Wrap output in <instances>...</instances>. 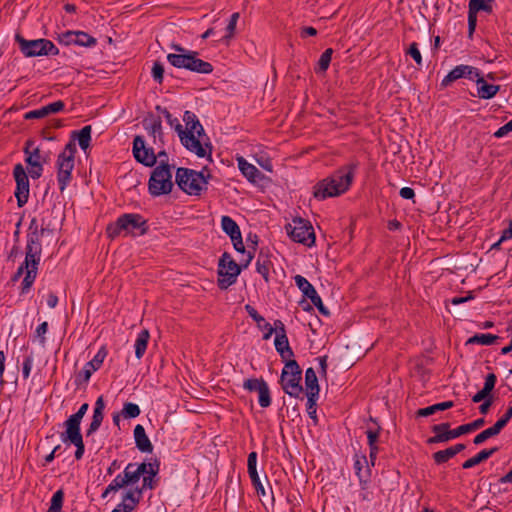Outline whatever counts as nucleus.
<instances>
[{"mask_svg": "<svg viewBox=\"0 0 512 512\" xmlns=\"http://www.w3.org/2000/svg\"><path fill=\"white\" fill-rule=\"evenodd\" d=\"M104 419V414L103 413H95L93 412V417H92V421L86 431V436L89 437L90 435H92L93 433H95L99 427L101 426L102 424V421Z\"/></svg>", "mask_w": 512, "mask_h": 512, "instance_id": "nucleus-50", "label": "nucleus"}, {"mask_svg": "<svg viewBox=\"0 0 512 512\" xmlns=\"http://www.w3.org/2000/svg\"><path fill=\"white\" fill-rule=\"evenodd\" d=\"M512 418V406H510L501 418H499L493 426L483 430L481 433L475 436L473 443L480 445L485 442L488 438L498 435L501 430L507 425L509 420Z\"/></svg>", "mask_w": 512, "mask_h": 512, "instance_id": "nucleus-16", "label": "nucleus"}, {"mask_svg": "<svg viewBox=\"0 0 512 512\" xmlns=\"http://www.w3.org/2000/svg\"><path fill=\"white\" fill-rule=\"evenodd\" d=\"M317 398H318V396H313V394L307 395V412H308L310 418H312L315 423L317 422V416H316Z\"/></svg>", "mask_w": 512, "mask_h": 512, "instance_id": "nucleus-52", "label": "nucleus"}, {"mask_svg": "<svg viewBox=\"0 0 512 512\" xmlns=\"http://www.w3.org/2000/svg\"><path fill=\"white\" fill-rule=\"evenodd\" d=\"M485 423L483 418L476 419L475 421L467 424L460 425L455 430L456 437H459L463 434L469 433L471 431L477 430L481 428Z\"/></svg>", "mask_w": 512, "mask_h": 512, "instance_id": "nucleus-41", "label": "nucleus"}, {"mask_svg": "<svg viewBox=\"0 0 512 512\" xmlns=\"http://www.w3.org/2000/svg\"><path fill=\"white\" fill-rule=\"evenodd\" d=\"M150 338L149 331L147 329L142 330L135 341V356L137 359H141L147 349L148 341Z\"/></svg>", "mask_w": 512, "mask_h": 512, "instance_id": "nucleus-37", "label": "nucleus"}, {"mask_svg": "<svg viewBox=\"0 0 512 512\" xmlns=\"http://www.w3.org/2000/svg\"><path fill=\"white\" fill-rule=\"evenodd\" d=\"M141 499V489H130L122 497L119 503L111 512H131L139 504Z\"/></svg>", "mask_w": 512, "mask_h": 512, "instance_id": "nucleus-22", "label": "nucleus"}, {"mask_svg": "<svg viewBox=\"0 0 512 512\" xmlns=\"http://www.w3.org/2000/svg\"><path fill=\"white\" fill-rule=\"evenodd\" d=\"M239 19V13L238 12H235L231 15L230 17V21L227 25V32H228V35L226 37L230 38L233 36L234 32H235V28H236V24H237V21Z\"/></svg>", "mask_w": 512, "mask_h": 512, "instance_id": "nucleus-59", "label": "nucleus"}, {"mask_svg": "<svg viewBox=\"0 0 512 512\" xmlns=\"http://www.w3.org/2000/svg\"><path fill=\"white\" fill-rule=\"evenodd\" d=\"M496 381H497V376L494 373H489L485 377V383H484L483 388L491 393L495 387Z\"/></svg>", "mask_w": 512, "mask_h": 512, "instance_id": "nucleus-61", "label": "nucleus"}, {"mask_svg": "<svg viewBox=\"0 0 512 512\" xmlns=\"http://www.w3.org/2000/svg\"><path fill=\"white\" fill-rule=\"evenodd\" d=\"M450 426L449 422L433 425L431 431L434 433V436L427 439V444L445 443L457 438L455 430H450Z\"/></svg>", "mask_w": 512, "mask_h": 512, "instance_id": "nucleus-19", "label": "nucleus"}, {"mask_svg": "<svg viewBox=\"0 0 512 512\" xmlns=\"http://www.w3.org/2000/svg\"><path fill=\"white\" fill-rule=\"evenodd\" d=\"M59 54V49L54 43L48 39L43 38V45L40 56H55Z\"/></svg>", "mask_w": 512, "mask_h": 512, "instance_id": "nucleus-51", "label": "nucleus"}, {"mask_svg": "<svg viewBox=\"0 0 512 512\" xmlns=\"http://www.w3.org/2000/svg\"><path fill=\"white\" fill-rule=\"evenodd\" d=\"M221 227L230 238L241 234L238 224L229 216H222Z\"/></svg>", "mask_w": 512, "mask_h": 512, "instance_id": "nucleus-39", "label": "nucleus"}, {"mask_svg": "<svg viewBox=\"0 0 512 512\" xmlns=\"http://www.w3.org/2000/svg\"><path fill=\"white\" fill-rule=\"evenodd\" d=\"M476 76H478V69L469 65H458L453 68L442 80L441 86L447 87L452 82L460 79V78H468L473 80Z\"/></svg>", "mask_w": 512, "mask_h": 512, "instance_id": "nucleus-18", "label": "nucleus"}, {"mask_svg": "<svg viewBox=\"0 0 512 512\" xmlns=\"http://www.w3.org/2000/svg\"><path fill=\"white\" fill-rule=\"evenodd\" d=\"M183 121L186 125L185 129L179 122L175 125V131L178 133L181 143L198 157H208L210 159L212 146L209 142L202 143L205 132L197 116L191 111H185Z\"/></svg>", "mask_w": 512, "mask_h": 512, "instance_id": "nucleus-1", "label": "nucleus"}, {"mask_svg": "<svg viewBox=\"0 0 512 512\" xmlns=\"http://www.w3.org/2000/svg\"><path fill=\"white\" fill-rule=\"evenodd\" d=\"M75 36V44L79 46L92 47L97 43L96 38L83 31H76Z\"/></svg>", "mask_w": 512, "mask_h": 512, "instance_id": "nucleus-43", "label": "nucleus"}, {"mask_svg": "<svg viewBox=\"0 0 512 512\" xmlns=\"http://www.w3.org/2000/svg\"><path fill=\"white\" fill-rule=\"evenodd\" d=\"M172 172L168 163H161L151 173L148 181L149 193L154 196L169 194L172 191Z\"/></svg>", "mask_w": 512, "mask_h": 512, "instance_id": "nucleus-9", "label": "nucleus"}, {"mask_svg": "<svg viewBox=\"0 0 512 512\" xmlns=\"http://www.w3.org/2000/svg\"><path fill=\"white\" fill-rule=\"evenodd\" d=\"M272 266L273 263L270 259L268 251L261 249L256 261V270L259 274L262 275L266 283H268L270 280V269Z\"/></svg>", "mask_w": 512, "mask_h": 512, "instance_id": "nucleus-26", "label": "nucleus"}, {"mask_svg": "<svg viewBox=\"0 0 512 512\" xmlns=\"http://www.w3.org/2000/svg\"><path fill=\"white\" fill-rule=\"evenodd\" d=\"M286 231L291 239L311 247L315 243V233L311 223L302 218L293 219L291 224L286 225Z\"/></svg>", "mask_w": 512, "mask_h": 512, "instance_id": "nucleus-11", "label": "nucleus"}, {"mask_svg": "<svg viewBox=\"0 0 512 512\" xmlns=\"http://www.w3.org/2000/svg\"><path fill=\"white\" fill-rule=\"evenodd\" d=\"M64 108H65V103L61 100H58L56 102L50 103L46 106H43L39 109L27 112L24 115V118L26 120L41 119L50 114H55V113L61 112L62 110H64Z\"/></svg>", "mask_w": 512, "mask_h": 512, "instance_id": "nucleus-23", "label": "nucleus"}, {"mask_svg": "<svg viewBox=\"0 0 512 512\" xmlns=\"http://www.w3.org/2000/svg\"><path fill=\"white\" fill-rule=\"evenodd\" d=\"M370 421L374 423L375 427H369L366 431L368 445L370 449L378 448L376 443L379 438L381 427L376 423V421L373 418H370Z\"/></svg>", "mask_w": 512, "mask_h": 512, "instance_id": "nucleus-42", "label": "nucleus"}, {"mask_svg": "<svg viewBox=\"0 0 512 512\" xmlns=\"http://www.w3.org/2000/svg\"><path fill=\"white\" fill-rule=\"evenodd\" d=\"M294 280L303 295L311 300V302L317 307L318 311L324 316H329V310L324 306L321 297L318 295L313 285L301 275H296Z\"/></svg>", "mask_w": 512, "mask_h": 512, "instance_id": "nucleus-15", "label": "nucleus"}, {"mask_svg": "<svg viewBox=\"0 0 512 512\" xmlns=\"http://www.w3.org/2000/svg\"><path fill=\"white\" fill-rule=\"evenodd\" d=\"M127 481L124 478L123 474H118L113 481L107 486V488L102 493L101 497L103 499L107 498L110 493H115L118 490L127 487Z\"/></svg>", "mask_w": 512, "mask_h": 512, "instance_id": "nucleus-38", "label": "nucleus"}, {"mask_svg": "<svg viewBox=\"0 0 512 512\" xmlns=\"http://www.w3.org/2000/svg\"><path fill=\"white\" fill-rule=\"evenodd\" d=\"M133 155L139 163L147 167H153L157 162L153 148L146 147L145 140L140 135L133 140Z\"/></svg>", "mask_w": 512, "mask_h": 512, "instance_id": "nucleus-14", "label": "nucleus"}, {"mask_svg": "<svg viewBox=\"0 0 512 512\" xmlns=\"http://www.w3.org/2000/svg\"><path fill=\"white\" fill-rule=\"evenodd\" d=\"M240 272L241 266L232 259L228 252H224L218 264V287L222 290L227 289L236 282Z\"/></svg>", "mask_w": 512, "mask_h": 512, "instance_id": "nucleus-10", "label": "nucleus"}, {"mask_svg": "<svg viewBox=\"0 0 512 512\" xmlns=\"http://www.w3.org/2000/svg\"><path fill=\"white\" fill-rule=\"evenodd\" d=\"M88 408V403H84L80 406L76 413L69 416V418L64 422L65 432L61 435L63 442H69L75 445V458L77 460L83 457L85 450L83 437L80 432V424Z\"/></svg>", "mask_w": 512, "mask_h": 512, "instance_id": "nucleus-4", "label": "nucleus"}, {"mask_svg": "<svg viewBox=\"0 0 512 512\" xmlns=\"http://www.w3.org/2000/svg\"><path fill=\"white\" fill-rule=\"evenodd\" d=\"M498 339V336L492 334H475L470 337L466 344L492 345Z\"/></svg>", "mask_w": 512, "mask_h": 512, "instance_id": "nucleus-40", "label": "nucleus"}, {"mask_svg": "<svg viewBox=\"0 0 512 512\" xmlns=\"http://www.w3.org/2000/svg\"><path fill=\"white\" fill-rule=\"evenodd\" d=\"M140 412V408L137 404L128 402L124 404L121 415L126 419H130L138 417Z\"/></svg>", "mask_w": 512, "mask_h": 512, "instance_id": "nucleus-48", "label": "nucleus"}, {"mask_svg": "<svg viewBox=\"0 0 512 512\" xmlns=\"http://www.w3.org/2000/svg\"><path fill=\"white\" fill-rule=\"evenodd\" d=\"M34 141L27 140L24 147L25 162L29 166V174L33 179H38L43 173V165L48 162V155H43L39 147H33Z\"/></svg>", "mask_w": 512, "mask_h": 512, "instance_id": "nucleus-12", "label": "nucleus"}, {"mask_svg": "<svg viewBox=\"0 0 512 512\" xmlns=\"http://www.w3.org/2000/svg\"><path fill=\"white\" fill-rule=\"evenodd\" d=\"M305 385L306 395L318 396L319 395V384L315 370L310 367L305 372Z\"/></svg>", "mask_w": 512, "mask_h": 512, "instance_id": "nucleus-33", "label": "nucleus"}, {"mask_svg": "<svg viewBox=\"0 0 512 512\" xmlns=\"http://www.w3.org/2000/svg\"><path fill=\"white\" fill-rule=\"evenodd\" d=\"M16 182L15 197L18 207H23L29 198V179L22 164H16L13 169Z\"/></svg>", "mask_w": 512, "mask_h": 512, "instance_id": "nucleus-13", "label": "nucleus"}, {"mask_svg": "<svg viewBox=\"0 0 512 512\" xmlns=\"http://www.w3.org/2000/svg\"><path fill=\"white\" fill-rule=\"evenodd\" d=\"M512 131V119L507 122L505 125L501 126L495 133L494 136L496 138H501Z\"/></svg>", "mask_w": 512, "mask_h": 512, "instance_id": "nucleus-64", "label": "nucleus"}, {"mask_svg": "<svg viewBox=\"0 0 512 512\" xmlns=\"http://www.w3.org/2000/svg\"><path fill=\"white\" fill-rule=\"evenodd\" d=\"M32 364H33V357L31 355L27 356L24 359V361H23L22 374H23V378L24 379H28L29 378L30 372H31V369H32Z\"/></svg>", "mask_w": 512, "mask_h": 512, "instance_id": "nucleus-60", "label": "nucleus"}, {"mask_svg": "<svg viewBox=\"0 0 512 512\" xmlns=\"http://www.w3.org/2000/svg\"><path fill=\"white\" fill-rule=\"evenodd\" d=\"M487 0H470L468 5V30L469 34L472 35L476 28L477 13L484 8V4Z\"/></svg>", "mask_w": 512, "mask_h": 512, "instance_id": "nucleus-30", "label": "nucleus"}, {"mask_svg": "<svg viewBox=\"0 0 512 512\" xmlns=\"http://www.w3.org/2000/svg\"><path fill=\"white\" fill-rule=\"evenodd\" d=\"M188 70L200 74H210L213 72V65L207 61L198 58V52L192 51L189 60Z\"/></svg>", "mask_w": 512, "mask_h": 512, "instance_id": "nucleus-28", "label": "nucleus"}, {"mask_svg": "<svg viewBox=\"0 0 512 512\" xmlns=\"http://www.w3.org/2000/svg\"><path fill=\"white\" fill-rule=\"evenodd\" d=\"M274 345L281 358L288 361L294 356L288 341V337H275Z\"/></svg>", "mask_w": 512, "mask_h": 512, "instance_id": "nucleus-35", "label": "nucleus"}, {"mask_svg": "<svg viewBox=\"0 0 512 512\" xmlns=\"http://www.w3.org/2000/svg\"><path fill=\"white\" fill-rule=\"evenodd\" d=\"M148 230L147 221L135 213L121 215L117 221L107 226V234L110 238L117 237L122 231L127 233L144 235Z\"/></svg>", "mask_w": 512, "mask_h": 512, "instance_id": "nucleus-5", "label": "nucleus"}, {"mask_svg": "<svg viewBox=\"0 0 512 512\" xmlns=\"http://www.w3.org/2000/svg\"><path fill=\"white\" fill-rule=\"evenodd\" d=\"M160 470V462L155 459L153 462L147 464V475L155 477Z\"/></svg>", "mask_w": 512, "mask_h": 512, "instance_id": "nucleus-63", "label": "nucleus"}, {"mask_svg": "<svg viewBox=\"0 0 512 512\" xmlns=\"http://www.w3.org/2000/svg\"><path fill=\"white\" fill-rule=\"evenodd\" d=\"M359 166L358 162H350L338 168L333 174L319 181L314 186L313 195L318 200L337 197L349 190Z\"/></svg>", "mask_w": 512, "mask_h": 512, "instance_id": "nucleus-2", "label": "nucleus"}, {"mask_svg": "<svg viewBox=\"0 0 512 512\" xmlns=\"http://www.w3.org/2000/svg\"><path fill=\"white\" fill-rule=\"evenodd\" d=\"M176 183L181 190L189 195L199 196L208 184L203 171L180 167L176 172Z\"/></svg>", "mask_w": 512, "mask_h": 512, "instance_id": "nucleus-7", "label": "nucleus"}, {"mask_svg": "<svg viewBox=\"0 0 512 512\" xmlns=\"http://www.w3.org/2000/svg\"><path fill=\"white\" fill-rule=\"evenodd\" d=\"M134 439L136 447L144 453H151L153 445L146 435L145 429L142 425L138 424L134 428Z\"/></svg>", "mask_w": 512, "mask_h": 512, "instance_id": "nucleus-27", "label": "nucleus"}, {"mask_svg": "<svg viewBox=\"0 0 512 512\" xmlns=\"http://www.w3.org/2000/svg\"><path fill=\"white\" fill-rule=\"evenodd\" d=\"M43 235H27V245L25 253V268L27 273L22 281V293L27 292L33 285L36 276L38 265L41 258L42 245L41 238Z\"/></svg>", "mask_w": 512, "mask_h": 512, "instance_id": "nucleus-3", "label": "nucleus"}, {"mask_svg": "<svg viewBox=\"0 0 512 512\" xmlns=\"http://www.w3.org/2000/svg\"><path fill=\"white\" fill-rule=\"evenodd\" d=\"M124 478L127 481L128 486L134 485L140 480L139 474L134 470V463H129L124 471H123Z\"/></svg>", "mask_w": 512, "mask_h": 512, "instance_id": "nucleus-47", "label": "nucleus"}, {"mask_svg": "<svg viewBox=\"0 0 512 512\" xmlns=\"http://www.w3.org/2000/svg\"><path fill=\"white\" fill-rule=\"evenodd\" d=\"M143 126L154 138H156L157 136L161 137L163 134L162 121L160 117H155L154 115L149 114L147 117L144 118Z\"/></svg>", "mask_w": 512, "mask_h": 512, "instance_id": "nucleus-32", "label": "nucleus"}, {"mask_svg": "<svg viewBox=\"0 0 512 512\" xmlns=\"http://www.w3.org/2000/svg\"><path fill=\"white\" fill-rule=\"evenodd\" d=\"M45 231H46L45 228L40 227L38 225L37 219L33 218L30 221V224H29V227H28V234L27 235H35V234L44 235Z\"/></svg>", "mask_w": 512, "mask_h": 512, "instance_id": "nucleus-58", "label": "nucleus"}, {"mask_svg": "<svg viewBox=\"0 0 512 512\" xmlns=\"http://www.w3.org/2000/svg\"><path fill=\"white\" fill-rule=\"evenodd\" d=\"M302 370L295 360L286 361L280 377V384L285 393L291 397L300 398L303 392L301 386Z\"/></svg>", "mask_w": 512, "mask_h": 512, "instance_id": "nucleus-8", "label": "nucleus"}, {"mask_svg": "<svg viewBox=\"0 0 512 512\" xmlns=\"http://www.w3.org/2000/svg\"><path fill=\"white\" fill-rule=\"evenodd\" d=\"M245 310L247 311L248 315L257 323L258 327L265 330V334L263 336V339L267 340L271 337V335L274 333L273 326L266 322L264 317H262L257 310L252 307L251 305L247 304L245 306Z\"/></svg>", "mask_w": 512, "mask_h": 512, "instance_id": "nucleus-29", "label": "nucleus"}, {"mask_svg": "<svg viewBox=\"0 0 512 512\" xmlns=\"http://www.w3.org/2000/svg\"><path fill=\"white\" fill-rule=\"evenodd\" d=\"M453 457H454V454H453V451L450 449V447L446 448L444 450L437 451L432 455L434 462L438 465L447 462L449 459H451Z\"/></svg>", "mask_w": 512, "mask_h": 512, "instance_id": "nucleus-49", "label": "nucleus"}, {"mask_svg": "<svg viewBox=\"0 0 512 512\" xmlns=\"http://www.w3.org/2000/svg\"><path fill=\"white\" fill-rule=\"evenodd\" d=\"M454 406L453 401H445L441 403H437L425 408L418 409L416 411V417H427L430 415H433L434 413L438 411H444L447 409H450Z\"/></svg>", "mask_w": 512, "mask_h": 512, "instance_id": "nucleus-36", "label": "nucleus"}, {"mask_svg": "<svg viewBox=\"0 0 512 512\" xmlns=\"http://www.w3.org/2000/svg\"><path fill=\"white\" fill-rule=\"evenodd\" d=\"M107 356V350L105 347H101L93 359L86 363L83 370L76 376V383L82 384L87 383L90 380L91 375L94 371L98 370L105 357Z\"/></svg>", "mask_w": 512, "mask_h": 512, "instance_id": "nucleus-17", "label": "nucleus"}, {"mask_svg": "<svg viewBox=\"0 0 512 512\" xmlns=\"http://www.w3.org/2000/svg\"><path fill=\"white\" fill-rule=\"evenodd\" d=\"M152 76L153 79L161 84L163 82L164 77V67L160 62H155L152 67Z\"/></svg>", "mask_w": 512, "mask_h": 512, "instance_id": "nucleus-55", "label": "nucleus"}, {"mask_svg": "<svg viewBox=\"0 0 512 512\" xmlns=\"http://www.w3.org/2000/svg\"><path fill=\"white\" fill-rule=\"evenodd\" d=\"M407 54L415 60L417 65H422V56L417 43L414 42L410 45L409 49L407 50Z\"/></svg>", "mask_w": 512, "mask_h": 512, "instance_id": "nucleus-56", "label": "nucleus"}, {"mask_svg": "<svg viewBox=\"0 0 512 512\" xmlns=\"http://www.w3.org/2000/svg\"><path fill=\"white\" fill-rule=\"evenodd\" d=\"M64 492L62 490H57L51 499V505L47 512H60L63 505Z\"/></svg>", "mask_w": 512, "mask_h": 512, "instance_id": "nucleus-46", "label": "nucleus"}, {"mask_svg": "<svg viewBox=\"0 0 512 512\" xmlns=\"http://www.w3.org/2000/svg\"><path fill=\"white\" fill-rule=\"evenodd\" d=\"M238 167L242 174L251 183H257L263 179V174L252 164L248 163L243 157L237 159Z\"/></svg>", "mask_w": 512, "mask_h": 512, "instance_id": "nucleus-25", "label": "nucleus"}, {"mask_svg": "<svg viewBox=\"0 0 512 512\" xmlns=\"http://www.w3.org/2000/svg\"><path fill=\"white\" fill-rule=\"evenodd\" d=\"M251 478L252 485L254 486L256 492L258 495L265 496L266 491L259 479L258 472H255L254 474H249Z\"/></svg>", "mask_w": 512, "mask_h": 512, "instance_id": "nucleus-57", "label": "nucleus"}, {"mask_svg": "<svg viewBox=\"0 0 512 512\" xmlns=\"http://www.w3.org/2000/svg\"><path fill=\"white\" fill-rule=\"evenodd\" d=\"M171 48L174 49L177 53L168 54V62L175 68H183L188 70L189 60L192 51L185 49L179 44H172Z\"/></svg>", "mask_w": 512, "mask_h": 512, "instance_id": "nucleus-20", "label": "nucleus"}, {"mask_svg": "<svg viewBox=\"0 0 512 512\" xmlns=\"http://www.w3.org/2000/svg\"><path fill=\"white\" fill-rule=\"evenodd\" d=\"M498 451V447H492L490 449H483L477 455L469 458L462 464L463 469H470L490 458L493 454Z\"/></svg>", "mask_w": 512, "mask_h": 512, "instance_id": "nucleus-31", "label": "nucleus"}, {"mask_svg": "<svg viewBox=\"0 0 512 512\" xmlns=\"http://www.w3.org/2000/svg\"><path fill=\"white\" fill-rule=\"evenodd\" d=\"M248 474H254L255 472H257V469H256V463H257V453L256 452H251L249 455H248Z\"/></svg>", "mask_w": 512, "mask_h": 512, "instance_id": "nucleus-62", "label": "nucleus"}, {"mask_svg": "<svg viewBox=\"0 0 512 512\" xmlns=\"http://www.w3.org/2000/svg\"><path fill=\"white\" fill-rule=\"evenodd\" d=\"M333 49H326L320 56L316 72H326L332 59Z\"/></svg>", "mask_w": 512, "mask_h": 512, "instance_id": "nucleus-44", "label": "nucleus"}, {"mask_svg": "<svg viewBox=\"0 0 512 512\" xmlns=\"http://www.w3.org/2000/svg\"><path fill=\"white\" fill-rule=\"evenodd\" d=\"M76 152V144L73 140H70L57 157V181L61 192L66 189L72 179Z\"/></svg>", "mask_w": 512, "mask_h": 512, "instance_id": "nucleus-6", "label": "nucleus"}, {"mask_svg": "<svg viewBox=\"0 0 512 512\" xmlns=\"http://www.w3.org/2000/svg\"><path fill=\"white\" fill-rule=\"evenodd\" d=\"M265 381L257 378L247 379L243 383V387L248 391H258Z\"/></svg>", "mask_w": 512, "mask_h": 512, "instance_id": "nucleus-53", "label": "nucleus"}, {"mask_svg": "<svg viewBox=\"0 0 512 512\" xmlns=\"http://www.w3.org/2000/svg\"><path fill=\"white\" fill-rule=\"evenodd\" d=\"M475 78H476V83H477V94H478V97L481 99L493 98L500 89L499 85H493V84L487 83L484 80L483 76H481L479 71H478V76H476Z\"/></svg>", "mask_w": 512, "mask_h": 512, "instance_id": "nucleus-24", "label": "nucleus"}, {"mask_svg": "<svg viewBox=\"0 0 512 512\" xmlns=\"http://www.w3.org/2000/svg\"><path fill=\"white\" fill-rule=\"evenodd\" d=\"M15 40L19 44L20 51L26 57L40 56L43 45V38L35 40H26L22 35L17 33L15 35Z\"/></svg>", "mask_w": 512, "mask_h": 512, "instance_id": "nucleus-21", "label": "nucleus"}, {"mask_svg": "<svg viewBox=\"0 0 512 512\" xmlns=\"http://www.w3.org/2000/svg\"><path fill=\"white\" fill-rule=\"evenodd\" d=\"M91 131L92 128L90 125L84 126L80 131H73L71 134V140L75 142L78 140L79 146L82 150H86L91 141Z\"/></svg>", "mask_w": 512, "mask_h": 512, "instance_id": "nucleus-34", "label": "nucleus"}, {"mask_svg": "<svg viewBox=\"0 0 512 512\" xmlns=\"http://www.w3.org/2000/svg\"><path fill=\"white\" fill-rule=\"evenodd\" d=\"M257 392L259 394V399H258L259 405L262 408L269 407L271 405V396H270V390H269L267 383L266 382L263 383V385Z\"/></svg>", "mask_w": 512, "mask_h": 512, "instance_id": "nucleus-45", "label": "nucleus"}, {"mask_svg": "<svg viewBox=\"0 0 512 512\" xmlns=\"http://www.w3.org/2000/svg\"><path fill=\"white\" fill-rule=\"evenodd\" d=\"M76 31H66L58 35L57 40L64 45L75 44Z\"/></svg>", "mask_w": 512, "mask_h": 512, "instance_id": "nucleus-54", "label": "nucleus"}]
</instances>
